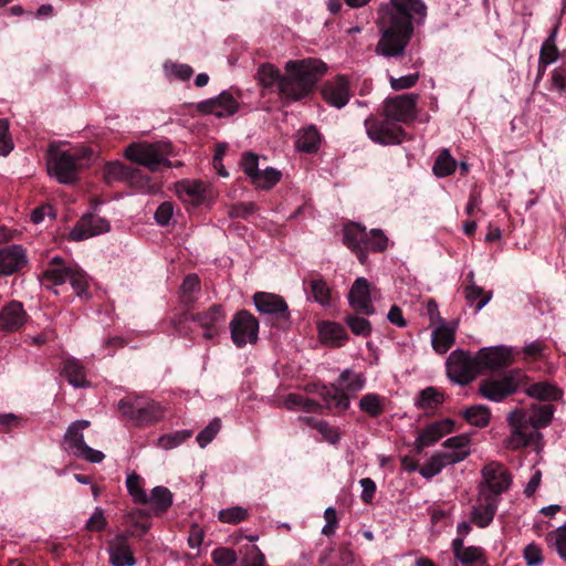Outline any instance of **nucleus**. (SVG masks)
I'll use <instances>...</instances> for the list:
<instances>
[{
	"label": "nucleus",
	"mask_w": 566,
	"mask_h": 566,
	"mask_svg": "<svg viewBox=\"0 0 566 566\" xmlns=\"http://www.w3.org/2000/svg\"><path fill=\"white\" fill-rule=\"evenodd\" d=\"M192 436L190 430H178L172 433L164 434L158 439V444L165 450L174 449L185 442Z\"/></svg>",
	"instance_id": "obj_49"
},
{
	"label": "nucleus",
	"mask_w": 566,
	"mask_h": 566,
	"mask_svg": "<svg viewBox=\"0 0 566 566\" xmlns=\"http://www.w3.org/2000/svg\"><path fill=\"white\" fill-rule=\"evenodd\" d=\"M198 108L203 114L213 115L217 118H224L238 112L239 103L229 92L223 91L214 98L200 102Z\"/></svg>",
	"instance_id": "obj_17"
},
{
	"label": "nucleus",
	"mask_w": 566,
	"mask_h": 566,
	"mask_svg": "<svg viewBox=\"0 0 566 566\" xmlns=\"http://www.w3.org/2000/svg\"><path fill=\"white\" fill-rule=\"evenodd\" d=\"M423 0H389L378 11L380 39L376 53L385 57H398L405 53L415 28L422 25L427 18Z\"/></svg>",
	"instance_id": "obj_1"
},
{
	"label": "nucleus",
	"mask_w": 566,
	"mask_h": 566,
	"mask_svg": "<svg viewBox=\"0 0 566 566\" xmlns=\"http://www.w3.org/2000/svg\"><path fill=\"white\" fill-rule=\"evenodd\" d=\"M28 264L25 249L20 244H11L0 249V275L9 276Z\"/></svg>",
	"instance_id": "obj_21"
},
{
	"label": "nucleus",
	"mask_w": 566,
	"mask_h": 566,
	"mask_svg": "<svg viewBox=\"0 0 566 566\" xmlns=\"http://www.w3.org/2000/svg\"><path fill=\"white\" fill-rule=\"evenodd\" d=\"M419 95L415 93L402 94L385 102L384 114L386 120L378 123L369 117L365 120L367 134L373 142H386L396 138L389 128V120L407 122L416 116V105Z\"/></svg>",
	"instance_id": "obj_4"
},
{
	"label": "nucleus",
	"mask_w": 566,
	"mask_h": 566,
	"mask_svg": "<svg viewBox=\"0 0 566 566\" xmlns=\"http://www.w3.org/2000/svg\"><path fill=\"white\" fill-rule=\"evenodd\" d=\"M465 300L473 304L476 302V312L481 311L492 298V292H485L482 287L478 286L475 282L469 284L464 290Z\"/></svg>",
	"instance_id": "obj_44"
},
{
	"label": "nucleus",
	"mask_w": 566,
	"mask_h": 566,
	"mask_svg": "<svg viewBox=\"0 0 566 566\" xmlns=\"http://www.w3.org/2000/svg\"><path fill=\"white\" fill-rule=\"evenodd\" d=\"M109 230V223L106 219L87 214L82 217L70 232V239L82 241L94 235L105 233Z\"/></svg>",
	"instance_id": "obj_22"
},
{
	"label": "nucleus",
	"mask_w": 566,
	"mask_h": 566,
	"mask_svg": "<svg viewBox=\"0 0 566 566\" xmlns=\"http://www.w3.org/2000/svg\"><path fill=\"white\" fill-rule=\"evenodd\" d=\"M531 438L526 436V433H518L515 431H511L510 436L504 440V447L509 450H520L530 444Z\"/></svg>",
	"instance_id": "obj_60"
},
{
	"label": "nucleus",
	"mask_w": 566,
	"mask_h": 566,
	"mask_svg": "<svg viewBox=\"0 0 566 566\" xmlns=\"http://www.w3.org/2000/svg\"><path fill=\"white\" fill-rule=\"evenodd\" d=\"M339 385H344L343 388L347 394H356L360 391L366 385V378L363 374H356L350 369L342 371L338 378Z\"/></svg>",
	"instance_id": "obj_42"
},
{
	"label": "nucleus",
	"mask_w": 566,
	"mask_h": 566,
	"mask_svg": "<svg viewBox=\"0 0 566 566\" xmlns=\"http://www.w3.org/2000/svg\"><path fill=\"white\" fill-rule=\"evenodd\" d=\"M446 467H448L447 463L443 461L441 455L436 452L428 460V462L420 469L419 472L422 475V478L429 480L438 475Z\"/></svg>",
	"instance_id": "obj_53"
},
{
	"label": "nucleus",
	"mask_w": 566,
	"mask_h": 566,
	"mask_svg": "<svg viewBox=\"0 0 566 566\" xmlns=\"http://www.w3.org/2000/svg\"><path fill=\"white\" fill-rule=\"evenodd\" d=\"M388 238L380 229H371L367 237V251L382 252L387 249Z\"/></svg>",
	"instance_id": "obj_54"
},
{
	"label": "nucleus",
	"mask_w": 566,
	"mask_h": 566,
	"mask_svg": "<svg viewBox=\"0 0 566 566\" xmlns=\"http://www.w3.org/2000/svg\"><path fill=\"white\" fill-rule=\"evenodd\" d=\"M95 158V151L85 146L60 150L57 145L51 144L48 149V172L59 184L71 185L77 180L78 170L90 166Z\"/></svg>",
	"instance_id": "obj_3"
},
{
	"label": "nucleus",
	"mask_w": 566,
	"mask_h": 566,
	"mask_svg": "<svg viewBox=\"0 0 566 566\" xmlns=\"http://www.w3.org/2000/svg\"><path fill=\"white\" fill-rule=\"evenodd\" d=\"M282 405L291 411L303 410L305 412H317L321 409V405L317 401L295 392L284 396Z\"/></svg>",
	"instance_id": "obj_32"
},
{
	"label": "nucleus",
	"mask_w": 566,
	"mask_h": 566,
	"mask_svg": "<svg viewBox=\"0 0 566 566\" xmlns=\"http://www.w3.org/2000/svg\"><path fill=\"white\" fill-rule=\"evenodd\" d=\"M256 310L265 315L287 321L289 306L283 297L268 292H258L253 296Z\"/></svg>",
	"instance_id": "obj_19"
},
{
	"label": "nucleus",
	"mask_w": 566,
	"mask_h": 566,
	"mask_svg": "<svg viewBox=\"0 0 566 566\" xmlns=\"http://www.w3.org/2000/svg\"><path fill=\"white\" fill-rule=\"evenodd\" d=\"M221 428V421L219 418H214L209 424L201 430L197 436V441L201 448L208 446L217 436Z\"/></svg>",
	"instance_id": "obj_56"
},
{
	"label": "nucleus",
	"mask_w": 566,
	"mask_h": 566,
	"mask_svg": "<svg viewBox=\"0 0 566 566\" xmlns=\"http://www.w3.org/2000/svg\"><path fill=\"white\" fill-rule=\"evenodd\" d=\"M507 424L510 427V431H515L518 433H526L528 438L532 439L533 431L531 426V420L526 412L522 409L512 410L506 417Z\"/></svg>",
	"instance_id": "obj_37"
},
{
	"label": "nucleus",
	"mask_w": 566,
	"mask_h": 566,
	"mask_svg": "<svg viewBox=\"0 0 566 566\" xmlns=\"http://www.w3.org/2000/svg\"><path fill=\"white\" fill-rule=\"evenodd\" d=\"M118 410L135 427H149L165 417V409L159 402L143 396L120 399Z\"/></svg>",
	"instance_id": "obj_6"
},
{
	"label": "nucleus",
	"mask_w": 566,
	"mask_h": 566,
	"mask_svg": "<svg viewBox=\"0 0 566 566\" xmlns=\"http://www.w3.org/2000/svg\"><path fill=\"white\" fill-rule=\"evenodd\" d=\"M454 558L463 565L474 564L483 558V551L479 546H467Z\"/></svg>",
	"instance_id": "obj_57"
},
{
	"label": "nucleus",
	"mask_w": 566,
	"mask_h": 566,
	"mask_svg": "<svg viewBox=\"0 0 566 566\" xmlns=\"http://www.w3.org/2000/svg\"><path fill=\"white\" fill-rule=\"evenodd\" d=\"M419 80V73L407 74L400 77H389L390 86L395 91L407 90L416 85Z\"/></svg>",
	"instance_id": "obj_61"
},
{
	"label": "nucleus",
	"mask_w": 566,
	"mask_h": 566,
	"mask_svg": "<svg viewBox=\"0 0 566 566\" xmlns=\"http://www.w3.org/2000/svg\"><path fill=\"white\" fill-rule=\"evenodd\" d=\"M281 179V170L273 167H266L264 169H260V171L252 178L251 184L258 189L270 190L277 185Z\"/></svg>",
	"instance_id": "obj_35"
},
{
	"label": "nucleus",
	"mask_w": 566,
	"mask_h": 566,
	"mask_svg": "<svg viewBox=\"0 0 566 566\" xmlns=\"http://www.w3.org/2000/svg\"><path fill=\"white\" fill-rule=\"evenodd\" d=\"M558 59V50L556 44H547L543 43L539 51V60H538V77H542L545 69L557 61Z\"/></svg>",
	"instance_id": "obj_50"
},
{
	"label": "nucleus",
	"mask_w": 566,
	"mask_h": 566,
	"mask_svg": "<svg viewBox=\"0 0 566 566\" xmlns=\"http://www.w3.org/2000/svg\"><path fill=\"white\" fill-rule=\"evenodd\" d=\"M285 74L280 82V96L286 102L307 97L318 80L327 72V65L314 57L291 60L284 65Z\"/></svg>",
	"instance_id": "obj_2"
},
{
	"label": "nucleus",
	"mask_w": 566,
	"mask_h": 566,
	"mask_svg": "<svg viewBox=\"0 0 566 566\" xmlns=\"http://www.w3.org/2000/svg\"><path fill=\"white\" fill-rule=\"evenodd\" d=\"M480 371L497 370L513 363L512 352L505 346L484 347L476 353Z\"/></svg>",
	"instance_id": "obj_14"
},
{
	"label": "nucleus",
	"mask_w": 566,
	"mask_h": 566,
	"mask_svg": "<svg viewBox=\"0 0 566 566\" xmlns=\"http://www.w3.org/2000/svg\"><path fill=\"white\" fill-rule=\"evenodd\" d=\"M103 174L107 184L126 181L132 178V170L119 161L107 163Z\"/></svg>",
	"instance_id": "obj_41"
},
{
	"label": "nucleus",
	"mask_w": 566,
	"mask_h": 566,
	"mask_svg": "<svg viewBox=\"0 0 566 566\" xmlns=\"http://www.w3.org/2000/svg\"><path fill=\"white\" fill-rule=\"evenodd\" d=\"M25 312L20 302H10L0 311V329L12 332L25 323Z\"/></svg>",
	"instance_id": "obj_26"
},
{
	"label": "nucleus",
	"mask_w": 566,
	"mask_h": 566,
	"mask_svg": "<svg viewBox=\"0 0 566 566\" xmlns=\"http://www.w3.org/2000/svg\"><path fill=\"white\" fill-rule=\"evenodd\" d=\"M174 216L171 202H163L155 212V220L160 226H167Z\"/></svg>",
	"instance_id": "obj_63"
},
{
	"label": "nucleus",
	"mask_w": 566,
	"mask_h": 566,
	"mask_svg": "<svg viewBox=\"0 0 566 566\" xmlns=\"http://www.w3.org/2000/svg\"><path fill=\"white\" fill-rule=\"evenodd\" d=\"M148 503L157 511H166L172 503V494L165 486H156L148 496Z\"/></svg>",
	"instance_id": "obj_45"
},
{
	"label": "nucleus",
	"mask_w": 566,
	"mask_h": 566,
	"mask_svg": "<svg viewBox=\"0 0 566 566\" xmlns=\"http://www.w3.org/2000/svg\"><path fill=\"white\" fill-rule=\"evenodd\" d=\"M318 334L324 344L334 347L343 346L348 339L345 327L336 322H322L318 325Z\"/></svg>",
	"instance_id": "obj_28"
},
{
	"label": "nucleus",
	"mask_w": 566,
	"mask_h": 566,
	"mask_svg": "<svg viewBox=\"0 0 566 566\" xmlns=\"http://www.w3.org/2000/svg\"><path fill=\"white\" fill-rule=\"evenodd\" d=\"M457 325H447L442 323L433 329L431 343L433 349L439 354H444L454 343Z\"/></svg>",
	"instance_id": "obj_31"
},
{
	"label": "nucleus",
	"mask_w": 566,
	"mask_h": 566,
	"mask_svg": "<svg viewBox=\"0 0 566 566\" xmlns=\"http://www.w3.org/2000/svg\"><path fill=\"white\" fill-rule=\"evenodd\" d=\"M447 375L455 384L467 385L481 374L476 354L463 349L453 350L446 363Z\"/></svg>",
	"instance_id": "obj_9"
},
{
	"label": "nucleus",
	"mask_w": 566,
	"mask_h": 566,
	"mask_svg": "<svg viewBox=\"0 0 566 566\" xmlns=\"http://www.w3.org/2000/svg\"><path fill=\"white\" fill-rule=\"evenodd\" d=\"M367 237L366 228L359 223H352L344 228V243L356 253L361 264L367 260Z\"/></svg>",
	"instance_id": "obj_25"
},
{
	"label": "nucleus",
	"mask_w": 566,
	"mask_h": 566,
	"mask_svg": "<svg viewBox=\"0 0 566 566\" xmlns=\"http://www.w3.org/2000/svg\"><path fill=\"white\" fill-rule=\"evenodd\" d=\"M483 484L480 492L489 495H495L500 501V495L511 485V476L505 468L499 462H490L482 469Z\"/></svg>",
	"instance_id": "obj_12"
},
{
	"label": "nucleus",
	"mask_w": 566,
	"mask_h": 566,
	"mask_svg": "<svg viewBox=\"0 0 566 566\" xmlns=\"http://www.w3.org/2000/svg\"><path fill=\"white\" fill-rule=\"evenodd\" d=\"M463 418L478 428H484L490 423L491 411L486 406L474 405L462 411Z\"/></svg>",
	"instance_id": "obj_38"
},
{
	"label": "nucleus",
	"mask_w": 566,
	"mask_h": 566,
	"mask_svg": "<svg viewBox=\"0 0 566 566\" xmlns=\"http://www.w3.org/2000/svg\"><path fill=\"white\" fill-rule=\"evenodd\" d=\"M61 375L75 388L90 386V381L86 379L85 367L76 358H66L63 361Z\"/></svg>",
	"instance_id": "obj_29"
},
{
	"label": "nucleus",
	"mask_w": 566,
	"mask_h": 566,
	"mask_svg": "<svg viewBox=\"0 0 566 566\" xmlns=\"http://www.w3.org/2000/svg\"><path fill=\"white\" fill-rule=\"evenodd\" d=\"M348 304L358 313L374 315L375 307L371 302V286L367 279L358 277L353 283L348 295Z\"/></svg>",
	"instance_id": "obj_16"
},
{
	"label": "nucleus",
	"mask_w": 566,
	"mask_h": 566,
	"mask_svg": "<svg viewBox=\"0 0 566 566\" xmlns=\"http://www.w3.org/2000/svg\"><path fill=\"white\" fill-rule=\"evenodd\" d=\"M186 321L197 323L205 329L203 337L207 339L213 338L219 331V327L226 321V312L219 304H213L208 310L198 313H185Z\"/></svg>",
	"instance_id": "obj_13"
},
{
	"label": "nucleus",
	"mask_w": 566,
	"mask_h": 566,
	"mask_svg": "<svg viewBox=\"0 0 566 566\" xmlns=\"http://www.w3.org/2000/svg\"><path fill=\"white\" fill-rule=\"evenodd\" d=\"M230 332L235 346L254 344L258 340L259 322L249 312L240 311L230 322Z\"/></svg>",
	"instance_id": "obj_11"
},
{
	"label": "nucleus",
	"mask_w": 566,
	"mask_h": 566,
	"mask_svg": "<svg viewBox=\"0 0 566 566\" xmlns=\"http://www.w3.org/2000/svg\"><path fill=\"white\" fill-rule=\"evenodd\" d=\"M525 392L527 396L542 401L558 400L562 397V390L549 381L532 384Z\"/></svg>",
	"instance_id": "obj_33"
},
{
	"label": "nucleus",
	"mask_w": 566,
	"mask_h": 566,
	"mask_svg": "<svg viewBox=\"0 0 566 566\" xmlns=\"http://www.w3.org/2000/svg\"><path fill=\"white\" fill-rule=\"evenodd\" d=\"M249 516L248 510L242 506H232L219 511L218 517L223 523L237 524L245 521Z\"/></svg>",
	"instance_id": "obj_52"
},
{
	"label": "nucleus",
	"mask_w": 566,
	"mask_h": 566,
	"mask_svg": "<svg viewBox=\"0 0 566 566\" xmlns=\"http://www.w3.org/2000/svg\"><path fill=\"white\" fill-rule=\"evenodd\" d=\"M453 430L454 422L451 419L433 421L426 426L423 430L419 433L418 438L415 441V446L418 451H421L423 448L434 444L442 437H444L448 433H451Z\"/></svg>",
	"instance_id": "obj_23"
},
{
	"label": "nucleus",
	"mask_w": 566,
	"mask_h": 566,
	"mask_svg": "<svg viewBox=\"0 0 566 566\" xmlns=\"http://www.w3.org/2000/svg\"><path fill=\"white\" fill-rule=\"evenodd\" d=\"M526 381L525 374L520 369L507 371L500 379H486L479 386V392L491 401L500 402L516 392Z\"/></svg>",
	"instance_id": "obj_8"
},
{
	"label": "nucleus",
	"mask_w": 566,
	"mask_h": 566,
	"mask_svg": "<svg viewBox=\"0 0 566 566\" xmlns=\"http://www.w3.org/2000/svg\"><path fill=\"white\" fill-rule=\"evenodd\" d=\"M165 71L168 76H174L180 81H187L193 74V70L187 64H165Z\"/></svg>",
	"instance_id": "obj_59"
},
{
	"label": "nucleus",
	"mask_w": 566,
	"mask_h": 566,
	"mask_svg": "<svg viewBox=\"0 0 566 566\" xmlns=\"http://www.w3.org/2000/svg\"><path fill=\"white\" fill-rule=\"evenodd\" d=\"M125 157L137 165L156 171L160 166H169L166 153L159 149L158 144H129Z\"/></svg>",
	"instance_id": "obj_10"
},
{
	"label": "nucleus",
	"mask_w": 566,
	"mask_h": 566,
	"mask_svg": "<svg viewBox=\"0 0 566 566\" xmlns=\"http://www.w3.org/2000/svg\"><path fill=\"white\" fill-rule=\"evenodd\" d=\"M176 191L180 199L191 205H200L207 195V186L200 180H182L177 182Z\"/></svg>",
	"instance_id": "obj_27"
},
{
	"label": "nucleus",
	"mask_w": 566,
	"mask_h": 566,
	"mask_svg": "<svg viewBox=\"0 0 566 566\" xmlns=\"http://www.w3.org/2000/svg\"><path fill=\"white\" fill-rule=\"evenodd\" d=\"M444 400V395L434 387H427L421 390L416 398L415 406L418 409H433L441 405Z\"/></svg>",
	"instance_id": "obj_39"
},
{
	"label": "nucleus",
	"mask_w": 566,
	"mask_h": 566,
	"mask_svg": "<svg viewBox=\"0 0 566 566\" xmlns=\"http://www.w3.org/2000/svg\"><path fill=\"white\" fill-rule=\"evenodd\" d=\"M107 522L104 516L103 510L96 507L92 516L88 518L86 523V530L98 532L105 528Z\"/></svg>",
	"instance_id": "obj_64"
},
{
	"label": "nucleus",
	"mask_w": 566,
	"mask_h": 566,
	"mask_svg": "<svg viewBox=\"0 0 566 566\" xmlns=\"http://www.w3.org/2000/svg\"><path fill=\"white\" fill-rule=\"evenodd\" d=\"M345 323L350 328L352 333L357 336L367 337L371 333V324L370 322L358 315H348L345 318Z\"/></svg>",
	"instance_id": "obj_51"
},
{
	"label": "nucleus",
	"mask_w": 566,
	"mask_h": 566,
	"mask_svg": "<svg viewBox=\"0 0 566 566\" xmlns=\"http://www.w3.org/2000/svg\"><path fill=\"white\" fill-rule=\"evenodd\" d=\"M128 537L129 534L120 533L108 541L107 553L112 566H134L136 564Z\"/></svg>",
	"instance_id": "obj_20"
},
{
	"label": "nucleus",
	"mask_w": 566,
	"mask_h": 566,
	"mask_svg": "<svg viewBox=\"0 0 566 566\" xmlns=\"http://www.w3.org/2000/svg\"><path fill=\"white\" fill-rule=\"evenodd\" d=\"M211 557L217 566H232L238 560L235 552L229 547L216 548L212 552Z\"/></svg>",
	"instance_id": "obj_55"
},
{
	"label": "nucleus",
	"mask_w": 566,
	"mask_h": 566,
	"mask_svg": "<svg viewBox=\"0 0 566 566\" xmlns=\"http://www.w3.org/2000/svg\"><path fill=\"white\" fill-rule=\"evenodd\" d=\"M549 547L556 549L562 559L566 562V524L557 527L547 535Z\"/></svg>",
	"instance_id": "obj_48"
},
{
	"label": "nucleus",
	"mask_w": 566,
	"mask_h": 566,
	"mask_svg": "<svg viewBox=\"0 0 566 566\" xmlns=\"http://www.w3.org/2000/svg\"><path fill=\"white\" fill-rule=\"evenodd\" d=\"M554 415V407L551 405L534 406L528 417L533 429L546 428Z\"/></svg>",
	"instance_id": "obj_43"
},
{
	"label": "nucleus",
	"mask_w": 566,
	"mask_h": 566,
	"mask_svg": "<svg viewBox=\"0 0 566 566\" xmlns=\"http://www.w3.org/2000/svg\"><path fill=\"white\" fill-rule=\"evenodd\" d=\"M493 494H484L480 492L478 503L472 507L471 521L479 527L489 526L497 511L499 500Z\"/></svg>",
	"instance_id": "obj_24"
},
{
	"label": "nucleus",
	"mask_w": 566,
	"mask_h": 566,
	"mask_svg": "<svg viewBox=\"0 0 566 566\" xmlns=\"http://www.w3.org/2000/svg\"><path fill=\"white\" fill-rule=\"evenodd\" d=\"M385 399L378 394H366L359 400V409L373 418L379 417L384 410Z\"/></svg>",
	"instance_id": "obj_40"
},
{
	"label": "nucleus",
	"mask_w": 566,
	"mask_h": 566,
	"mask_svg": "<svg viewBox=\"0 0 566 566\" xmlns=\"http://www.w3.org/2000/svg\"><path fill=\"white\" fill-rule=\"evenodd\" d=\"M432 170L439 178L450 176L455 170V160L448 150H443L436 159Z\"/></svg>",
	"instance_id": "obj_47"
},
{
	"label": "nucleus",
	"mask_w": 566,
	"mask_h": 566,
	"mask_svg": "<svg viewBox=\"0 0 566 566\" xmlns=\"http://www.w3.org/2000/svg\"><path fill=\"white\" fill-rule=\"evenodd\" d=\"M442 448L437 453L441 455L447 465L460 463L471 454V437L470 434L450 437L442 443Z\"/></svg>",
	"instance_id": "obj_15"
},
{
	"label": "nucleus",
	"mask_w": 566,
	"mask_h": 566,
	"mask_svg": "<svg viewBox=\"0 0 566 566\" xmlns=\"http://www.w3.org/2000/svg\"><path fill=\"white\" fill-rule=\"evenodd\" d=\"M41 280L48 287L62 285L70 282L75 294L80 297H87L88 276L76 264L54 256L42 273Z\"/></svg>",
	"instance_id": "obj_5"
},
{
	"label": "nucleus",
	"mask_w": 566,
	"mask_h": 566,
	"mask_svg": "<svg viewBox=\"0 0 566 566\" xmlns=\"http://www.w3.org/2000/svg\"><path fill=\"white\" fill-rule=\"evenodd\" d=\"M241 167L244 174L252 180L260 171L259 156L250 151L244 153L241 159Z\"/></svg>",
	"instance_id": "obj_58"
},
{
	"label": "nucleus",
	"mask_w": 566,
	"mask_h": 566,
	"mask_svg": "<svg viewBox=\"0 0 566 566\" xmlns=\"http://www.w3.org/2000/svg\"><path fill=\"white\" fill-rule=\"evenodd\" d=\"M126 488L134 502L138 504H147L148 495L142 488L140 476L136 473H130L126 479Z\"/></svg>",
	"instance_id": "obj_46"
},
{
	"label": "nucleus",
	"mask_w": 566,
	"mask_h": 566,
	"mask_svg": "<svg viewBox=\"0 0 566 566\" xmlns=\"http://www.w3.org/2000/svg\"><path fill=\"white\" fill-rule=\"evenodd\" d=\"M310 293L307 298L327 307L332 304V292L322 277H314L308 281Z\"/></svg>",
	"instance_id": "obj_34"
},
{
	"label": "nucleus",
	"mask_w": 566,
	"mask_h": 566,
	"mask_svg": "<svg viewBox=\"0 0 566 566\" xmlns=\"http://www.w3.org/2000/svg\"><path fill=\"white\" fill-rule=\"evenodd\" d=\"M90 427L88 420L73 421L63 436L62 448L69 454L91 463H101L105 455L102 451L88 447L83 431Z\"/></svg>",
	"instance_id": "obj_7"
},
{
	"label": "nucleus",
	"mask_w": 566,
	"mask_h": 566,
	"mask_svg": "<svg viewBox=\"0 0 566 566\" xmlns=\"http://www.w3.org/2000/svg\"><path fill=\"white\" fill-rule=\"evenodd\" d=\"M327 408L347 410L350 405L348 394L336 385L323 386L318 391Z\"/></svg>",
	"instance_id": "obj_30"
},
{
	"label": "nucleus",
	"mask_w": 566,
	"mask_h": 566,
	"mask_svg": "<svg viewBox=\"0 0 566 566\" xmlns=\"http://www.w3.org/2000/svg\"><path fill=\"white\" fill-rule=\"evenodd\" d=\"M322 95L327 104L336 108L344 107L350 97L349 82L346 76L337 75L322 86Z\"/></svg>",
	"instance_id": "obj_18"
},
{
	"label": "nucleus",
	"mask_w": 566,
	"mask_h": 566,
	"mask_svg": "<svg viewBox=\"0 0 566 566\" xmlns=\"http://www.w3.org/2000/svg\"><path fill=\"white\" fill-rule=\"evenodd\" d=\"M259 83L265 88H276L280 93V82L283 75L271 63H263L259 66L256 73Z\"/></svg>",
	"instance_id": "obj_36"
},
{
	"label": "nucleus",
	"mask_w": 566,
	"mask_h": 566,
	"mask_svg": "<svg viewBox=\"0 0 566 566\" xmlns=\"http://www.w3.org/2000/svg\"><path fill=\"white\" fill-rule=\"evenodd\" d=\"M316 430L322 434L324 440L332 444H336L340 439L338 430L332 427L327 421L322 420L321 423L317 424Z\"/></svg>",
	"instance_id": "obj_62"
}]
</instances>
